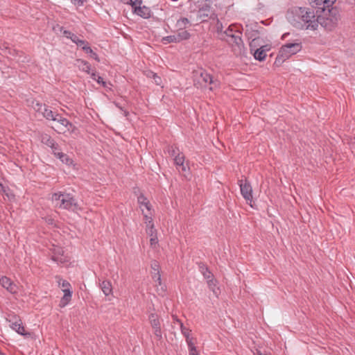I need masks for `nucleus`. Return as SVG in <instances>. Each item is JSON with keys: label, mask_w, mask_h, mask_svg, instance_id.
Segmentation results:
<instances>
[{"label": "nucleus", "mask_w": 355, "mask_h": 355, "mask_svg": "<svg viewBox=\"0 0 355 355\" xmlns=\"http://www.w3.org/2000/svg\"><path fill=\"white\" fill-rule=\"evenodd\" d=\"M312 12V30H315L320 24L324 30L332 31L340 20V10L336 6L328 8L317 7Z\"/></svg>", "instance_id": "nucleus-1"}, {"label": "nucleus", "mask_w": 355, "mask_h": 355, "mask_svg": "<svg viewBox=\"0 0 355 355\" xmlns=\"http://www.w3.org/2000/svg\"><path fill=\"white\" fill-rule=\"evenodd\" d=\"M190 19L191 21L195 22L196 24L199 23H204L209 21L214 22L217 19V15L214 8L208 3L200 6L198 9L196 10V6L194 2H190Z\"/></svg>", "instance_id": "nucleus-2"}, {"label": "nucleus", "mask_w": 355, "mask_h": 355, "mask_svg": "<svg viewBox=\"0 0 355 355\" xmlns=\"http://www.w3.org/2000/svg\"><path fill=\"white\" fill-rule=\"evenodd\" d=\"M310 10L308 8L296 6L291 8L287 13L289 22L299 29H308L311 26Z\"/></svg>", "instance_id": "nucleus-3"}, {"label": "nucleus", "mask_w": 355, "mask_h": 355, "mask_svg": "<svg viewBox=\"0 0 355 355\" xmlns=\"http://www.w3.org/2000/svg\"><path fill=\"white\" fill-rule=\"evenodd\" d=\"M221 40H225L232 46L234 54L241 55L245 53V46L241 38V33L236 24H232L223 32Z\"/></svg>", "instance_id": "nucleus-4"}, {"label": "nucleus", "mask_w": 355, "mask_h": 355, "mask_svg": "<svg viewBox=\"0 0 355 355\" xmlns=\"http://www.w3.org/2000/svg\"><path fill=\"white\" fill-rule=\"evenodd\" d=\"M52 202L55 207L71 211H77L80 207L76 200L70 193L57 192L54 193L51 196Z\"/></svg>", "instance_id": "nucleus-5"}, {"label": "nucleus", "mask_w": 355, "mask_h": 355, "mask_svg": "<svg viewBox=\"0 0 355 355\" xmlns=\"http://www.w3.org/2000/svg\"><path fill=\"white\" fill-rule=\"evenodd\" d=\"M52 202L55 207L71 211H77L80 207L76 200L70 193L57 192L54 193L51 196Z\"/></svg>", "instance_id": "nucleus-6"}, {"label": "nucleus", "mask_w": 355, "mask_h": 355, "mask_svg": "<svg viewBox=\"0 0 355 355\" xmlns=\"http://www.w3.org/2000/svg\"><path fill=\"white\" fill-rule=\"evenodd\" d=\"M193 82L197 87H205L210 85L209 89L214 90L219 87V82L214 80L213 77L205 70L200 69L193 71Z\"/></svg>", "instance_id": "nucleus-7"}, {"label": "nucleus", "mask_w": 355, "mask_h": 355, "mask_svg": "<svg viewBox=\"0 0 355 355\" xmlns=\"http://www.w3.org/2000/svg\"><path fill=\"white\" fill-rule=\"evenodd\" d=\"M301 49L300 43H287L283 45L275 59V64L281 65L286 60L289 58L292 55L297 53Z\"/></svg>", "instance_id": "nucleus-8"}, {"label": "nucleus", "mask_w": 355, "mask_h": 355, "mask_svg": "<svg viewBox=\"0 0 355 355\" xmlns=\"http://www.w3.org/2000/svg\"><path fill=\"white\" fill-rule=\"evenodd\" d=\"M137 202L144 216V220H146V216L153 218L154 209L153 206L149 200L143 193H141L137 197Z\"/></svg>", "instance_id": "nucleus-9"}, {"label": "nucleus", "mask_w": 355, "mask_h": 355, "mask_svg": "<svg viewBox=\"0 0 355 355\" xmlns=\"http://www.w3.org/2000/svg\"><path fill=\"white\" fill-rule=\"evenodd\" d=\"M239 185L242 196L245 200L246 202L252 207V188L250 184L246 180H241L239 181Z\"/></svg>", "instance_id": "nucleus-10"}, {"label": "nucleus", "mask_w": 355, "mask_h": 355, "mask_svg": "<svg viewBox=\"0 0 355 355\" xmlns=\"http://www.w3.org/2000/svg\"><path fill=\"white\" fill-rule=\"evenodd\" d=\"M52 117L47 119V120H52L58 123L57 128L60 131L65 132L70 130L73 128V125L66 118H64L60 114L52 111Z\"/></svg>", "instance_id": "nucleus-11"}, {"label": "nucleus", "mask_w": 355, "mask_h": 355, "mask_svg": "<svg viewBox=\"0 0 355 355\" xmlns=\"http://www.w3.org/2000/svg\"><path fill=\"white\" fill-rule=\"evenodd\" d=\"M173 162L179 173L185 178H189L190 168L188 162L185 160V157H175Z\"/></svg>", "instance_id": "nucleus-12"}, {"label": "nucleus", "mask_w": 355, "mask_h": 355, "mask_svg": "<svg viewBox=\"0 0 355 355\" xmlns=\"http://www.w3.org/2000/svg\"><path fill=\"white\" fill-rule=\"evenodd\" d=\"M41 142L52 149L54 155H66L60 151L58 145L55 141L47 134H42L40 137Z\"/></svg>", "instance_id": "nucleus-13"}, {"label": "nucleus", "mask_w": 355, "mask_h": 355, "mask_svg": "<svg viewBox=\"0 0 355 355\" xmlns=\"http://www.w3.org/2000/svg\"><path fill=\"white\" fill-rule=\"evenodd\" d=\"M141 1L135 0L134 2H132V7L134 9V12L144 19L149 18L151 15V11L150 8L145 6H141Z\"/></svg>", "instance_id": "nucleus-14"}, {"label": "nucleus", "mask_w": 355, "mask_h": 355, "mask_svg": "<svg viewBox=\"0 0 355 355\" xmlns=\"http://www.w3.org/2000/svg\"><path fill=\"white\" fill-rule=\"evenodd\" d=\"M32 107L33 110L46 119L52 117V110L46 105L40 103L38 101H33Z\"/></svg>", "instance_id": "nucleus-15"}, {"label": "nucleus", "mask_w": 355, "mask_h": 355, "mask_svg": "<svg viewBox=\"0 0 355 355\" xmlns=\"http://www.w3.org/2000/svg\"><path fill=\"white\" fill-rule=\"evenodd\" d=\"M8 322H10V327L11 329L15 331L17 334L22 336L30 335V334L25 332V329L22 325L21 320L17 318L15 315L13 316V320L9 319Z\"/></svg>", "instance_id": "nucleus-16"}, {"label": "nucleus", "mask_w": 355, "mask_h": 355, "mask_svg": "<svg viewBox=\"0 0 355 355\" xmlns=\"http://www.w3.org/2000/svg\"><path fill=\"white\" fill-rule=\"evenodd\" d=\"M0 284L6 288L10 293H16L18 291V287L15 284L10 278L6 276L0 277Z\"/></svg>", "instance_id": "nucleus-17"}, {"label": "nucleus", "mask_w": 355, "mask_h": 355, "mask_svg": "<svg viewBox=\"0 0 355 355\" xmlns=\"http://www.w3.org/2000/svg\"><path fill=\"white\" fill-rule=\"evenodd\" d=\"M150 324L154 330V334L158 340L162 338L159 321L155 314H150L149 316Z\"/></svg>", "instance_id": "nucleus-18"}, {"label": "nucleus", "mask_w": 355, "mask_h": 355, "mask_svg": "<svg viewBox=\"0 0 355 355\" xmlns=\"http://www.w3.org/2000/svg\"><path fill=\"white\" fill-rule=\"evenodd\" d=\"M52 259L55 262L59 263H64L68 259L67 257L64 255L63 250L60 247H53Z\"/></svg>", "instance_id": "nucleus-19"}, {"label": "nucleus", "mask_w": 355, "mask_h": 355, "mask_svg": "<svg viewBox=\"0 0 355 355\" xmlns=\"http://www.w3.org/2000/svg\"><path fill=\"white\" fill-rule=\"evenodd\" d=\"M144 223L146 225V234L150 236H157V230L155 228L153 218L146 216V220H144Z\"/></svg>", "instance_id": "nucleus-20"}, {"label": "nucleus", "mask_w": 355, "mask_h": 355, "mask_svg": "<svg viewBox=\"0 0 355 355\" xmlns=\"http://www.w3.org/2000/svg\"><path fill=\"white\" fill-rule=\"evenodd\" d=\"M152 277L156 283L155 286L157 287V292L159 294L163 295L166 291V286L162 284V279L159 272H155L153 275Z\"/></svg>", "instance_id": "nucleus-21"}, {"label": "nucleus", "mask_w": 355, "mask_h": 355, "mask_svg": "<svg viewBox=\"0 0 355 355\" xmlns=\"http://www.w3.org/2000/svg\"><path fill=\"white\" fill-rule=\"evenodd\" d=\"M207 283L209 288L212 291L213 294L218 297L220 293V288L218 286V281L214 278H211L207 281Z\"/></svg>", "instance_id": "nucleus-22"}, {"label": "nucleus", "mask_w": 355, "mask_h": 355, "mask_svg": "<svg viewBox=\"0 0 355 355\" xmlns=\"http://www.w3.org/2000/svg\"><path fill=\"white\" fill-rule=\"evenodd\" d=\"M100 288L105 295L108 296L112 293V286L110 281L103 280L100 284Z\"/></svg>", "instance_id": "nucleus-23"}, {"label": "nucleus", "mask_w": 355, "mask_h": 355, "mask_svg": "<svg viewBox=\"0 0 355 355\" xmlns=\"http://www.w3.org/2000/svg\"><path fill=\"white\" fill-rule=\"evenodd\" d=\"M77 62L78 64V67L81 71H85L87 73L91 75V73H92L90 71H91V65L88 62H87L84 60L78 59V60H77Z\"/></svg>", "instance_id": "nucleus-24"}, {"label": "nucleus", "mask_w": 355, "mask_h": 355, "mask_svg": "<svg viewBox=\"0 0 355 355\" xmlns=\"http://www.w3.org/2000/svg\"><path fill=\"white\" fill-rule=\"evenodd\" d=\"M62 291L64 293V296L60 301V304L62 306H64L71 300L72 292L71 291V289L69 288H64Z\"/></svg>", "instance_id": "nucleus-25"}, {"label": "nucleus", "mask_w": 355, "mask_h": 355, "mask_svg": "<svg viewBox=\"0 0 355 355\" xmlns=\"http://www.w3.org/2000/svg\"><path fill=\"white\" fill-rule=\"evenodd\" d=\"M318 7L320 8H331L336 0H313Z\"/></svg>", "instance_id": "nucleus-26"}, {"label": "nucleus", "mask_w": 355, "mask_h": 355, "mask_svg": "<svg viewBox=\"0 0 355 355\" xmlns=\"http://www.w3.org/2000/svg\"><path fill=\"white\" fill-rule=\"evenodd\" d=\"M264 46H261L257 49L254 53V57L256 60L262 61L266 56V50L263 49Z\"/></svg>", "instance_id": "nucleus-27"}, {"label": "nucleus", "mask_w": 355, "mask_h": 355, "mask_svg": "<svg viewBox=\"0 0 355 355\" xmlns=\"http://www.w3.org/2000/svg\"><path fill=\"white\" fill-rule=\"evenodd\" d=\"M200 270L201 273L202 274L205 279L208 281L209 279L214 278L213 275L211 272L209 270V269L204 265L200 266Z\"/></svg>", "instance_id": "nucleus-28"}, {"label": "nucleus", "mask_w": 355, "mask_h": 355, "mask_svg": "<svg viewBox=\"0 0 355 355\" xmlns=\"http://www.w3.org/2000/svg\"><path fill=\"white\" fill-rule=\"evenodd\" d=\"M175 35H176L177 40H178V42H180L182 40H187L190 37L189 33L187 32V31H184V30H182L178 34H175Z\"/></svg>", "instance_id": "nucleus-29"}, {"label": "nucleus", "mask_w": 355, "mask_h": 355, "mask_svg": "<svg viewBox=\"0 0 355 355\" xmlns=\"http://www.w3.org/2000/svg\"><path fill=\"white\" fill-rule=\"evenodd\" d=\"M162 42L164 44H169V43H178V42L175 34V35H169V36H166V37H164L162 39Z\"/></svg>", "instance_id": "nucleus-30"}, {"label": "nucleus", "mask_w": 355, "mask_h": 355, "mask_svg": "<svg viewBox=\"0 0 355 355\" xmlns=\"http://www.w3.org/2000/svg\"><path fill=\"white\" fill-rule=\"evenodd\" d=\"M83 50L86 53L90 55L92 58H93L96 61L99 62V58L98 55L93 51V50L90 48L89 46H83Z\"/></svg>", "instance_id": "nucleus-31"}, {"label": "nucleus", "mask_w": 355, "mask_h": 355, "mask_svg": "<svg viewBox=\"0 0 355 355\" xmlns=\"http://www.w3.org/2000/svg\"><path fill=\"white\" fill-rule=\"evenodd\" d=\"M190 21H191L190 18L189 19L187 17H182L178 21V26L180 28H184L190 23Z\"/></svg>", "instance_id": "nucleus-32"}, {"label": "nucleus", "mask_w": 355, "mask_h": 355, "mask_svg": "<svg viewBox=\"0 0 355 355\" xmlns=\"http://www.w3.org/2000/svg\"><path fill=\"white\" fill-rule=\"evenodd\" d=\"M178 322L180 323V325L181 332L184 335L185 338L190 337L191 336V334H190L191 330L187 328L186 327H184L182 322L178 321Z\"/></svg>", "instance_id": "nucleus-33"}, {"label": "nucleus", "mask_w": 355, "mask_h": 355, "mask_svg": "<svg viewBox=\"0 0 355 355\" xmlns=\"http://www.w3.org/2000/svg\"><path fill=\"white\" fill-rule=\"evenodd\" d=\"M216 22V30L217 31V33L220 35V38L221 39V37H222V34L223 33V24L220 21V20L218 19V17H217V19H215V21Z\"/></svg>", "instance_id": "nucleus-34"}, {"label": "nucleus", "mask_w": 355, "mask_h": 355, "mask_svg": "<svg viewBox=\"0 0 355 355\" xmlns=\"http://www.w3.org/2000/svg\"><path fill=\"white\" fill-rule=\"evenodd\" d=\"M91 77L93 80H96L98 83L102 84L104 87L105 86V83L103 81V78L99 76H97L96 72H92L91 73Z\"/></svg>", "instance_id": "nucleus-35"}, {"label": "nucleus", "mask_w": 355, "mask_h": 355, "mask_svg": "<svg viewBox=\"0 0 355 355\" xmlns=\"http://www.w3.org/2000/svg\"><path fill=\"white\" fill-rule=\"evenodd\" d=\"M168 153L169 155H180V150L175 146H169L168 148Z\"/></svg>", "instance_id": "nucleus-36"}, {"label": "nucleus", "mask_w": 355, "mask_h": 355, "mask_svg": "<svg viewBox=\"0 0 355 355\" xmlns=\"http://www.w3.org/2000/svg\"><path fill=\"white\" fill-rule=\"evenodd\" d=\"M152 275L155 272H159V265L156 261H153L151 263Z\"/></svg>", "instance_id": "nucleus-37"}, {"label": "nucleus", "mask_w": 355, "mask_h": 355, "mask_svg": "<svg viewBox=\"0 0 355 355\" xmlns=\"http://www.w3.org/2000/svg\"><path fill=\"white\" fill-rule=\"evenodd\" d=\"M58 282L59 286H61L62 288H63V289H64V288L71 289V285L67 280H63V279H60L58 281Z\"/></svg>", "instance_id": "nucleus-38"}, {"label": "nucleus", "mask_w": 355, "mask_h": 355, "mask_svg": "<svg viewBox=\"0 0 355 355\" xmlns=\"http://www.w3.org/2000/svg\"><path fill=\"white\" fill-rule=\"evenodd\" d=\"M186 343H187V346H188V349L196 347L195 346L194 339L191 336L188 337L187 338H186Z\"/></svg>", "instance_id": "nucleus-39"}, {"label": "nucleus", "mask_w": 355, "mask_h": 355, "mask_svg": "<svg viewBox=\"0 0 355 355\" xmlns=\"http://www.w3.org/2000/svg\"><path fill=\"white\" fill-rule=\"evenodd\" d=\"M62 162L65 163L67 165L73 164V160L70 157H59Z\"/></svg>", "instance_id": "nucleus-40"}, {"label": "nucleus", "mask_w": 355, "mask_h": 355, "mask_svg": "<svg viewBox=\"0 0 355 355\" xmlns=\"http://www.w3.org/2000/svg\"><path fill=\"white\" fill-rule=\"evenodd\" d=\"M76 40H77V42L76 44H77L78 46L81 47L82 49H83V46H89L88 42L85 40H81L80 38Z\"/></svg>", "instance_id": "nucleus-41"}, {"label": "nucleus", "mask_w": 355, "mask_h": 355, "mask_svg": "<svg viewBox=\"0 0 355 355\" xmlns=\"http://www.w3.org/2000/svg\"><path fill=\"white\" fill-rule=\"evenodd\" d=\"M158 243L157 236H150V244L151 247H155Z\"/></svg>", "instance_id": "nucleus-42"}, {"label": "nucleus", "mask_w": 355, "mask_h": 355, "mask_svg": "<svg viewBox=\"0 0 355 355\" xmlns=\"http://www.w3.org/2000/svg\"><path fill=\"white\" fill-rule=\"evenodd\" d=\"M150 74H152V77L154 78L155 82L157 85H160L161 83V78L158 76H157L156 73H154L153 72H150Z\"/></svg>", "instance_id": "nucleus-43"}, {"label": "nucleus", "mask_w": 355, "mask_h": 355, "mask_svg": "<svg viewBox=\"0 0 355 355\" xmlns=\"http://www.w3.org/2000/svg\"><path fill=\"white\" fill-rule=\"evenodd\" d=\"M189 355H200L196 347L189 349Z\"/></svg>", "instance_id": "nucleus-44"}, {"label": "nucleus", "mask_w": 355, "mask_h": 355, "mask_svg": "<svg viewBox=\"0 0 355 355\" xmlns=\"http://www.w3.org/2000/svg\"><path fill=\"white\" fill-rule=\"evenodd\" d=\"M73 33L69 31H63V35L66 37L68 39H70V37L72 36Z\"/></svg>", "instance_id": "nucleus-45"}, {"label": "nucleus", "mask_w": 355, "mask_h": 355, "mask_svg": "<svg viewBox=\"0 0 355 355\" xmlns=\"http://www.w3.org/2000/svg\"><path fill=\"white\" fill-rule=\"evenodd\" d=\"M79 37L75 35L74 33H73L72 36L70 37V40L74 42L75 44L76 43L77 40H78Z\"/></svg>", "instance_id": "nucleus-46"}, {"label": "nucleus", "mask_w": 355, "mask_h": 355, "mask_svg": "<svg viewBox=\"0 0 355 355\" xmlns=\"http://www.w3.org/2000/svg\"><path fill=\"white\" fill-rule=\"evenodd\" d=\"M75 3H77L79 6H82L85 0H73Z\"/></svg>", "instance_id": "nucleus-47"}, {"label": "nucleus", "mask_w": 355, "mask_h": 355, "mask_svg": "<svg viewBox=\"0 0 355 355\" xmlns=\"http://www.w3.org/2000/svg\"><path fill=\"white\" fill-rule=\"evenodd\" d=\"M46 222L51 225L53 224V220L52 218H49L48 220H46Z\"/></svg>", "instance_id": "nucleus-48"}, {"label": "nucleus", "mask_w": 355, "mask_h": 355, "mask_svg": "<svg viewBox=\"0 0 355 355\" xmlns=\"http://www.w3.org/2000/svg\"><path fill=\"white\" fill-rule=\"evenodd\" d=\"M254 354L255 355H261V353L260 352V351H259V350H257V349L256 350V352H254Z\"/></svg>", "instance_id": "nucleus-49"}, {"label": "nucleus", "mask_w": 355, "mask_h": 355, "mask_svg": "<svg viewBox=\"0 0 355 355\" xmlns=\"http://www.w3.org/2000/svg\"><path fill=\"white\" fill-rule=\"evenodd\" d=\"M125 1L126 3H132V0H124Z\"/></svg>", "instance_id": "nucleus-50"}, {"label": "nucleus", "mask_w": 355, "mask_h": 355, "mask_svg": "<svg viewBox=\"0 0 355 355\" xmlns=\"http://www.w3.org/2000/svg\"><path fill=\"white\" fill-rule=\"evenodd\" d=\"M125 1L126 3H132V0H124Z\"/></svg>", "instance_id": "nucleus-51"}, {"label": "nucleus", "mask_w": 355, "mask_h": 355, "mask_svg": "<svg viewBox=\"0 0 355 355\" xmlns=\"http://www.w3.org/2000/svg\"><path fill=\"white\" fill-rule=\"evenodd\" d=\"M0 188L1 189V190L5 192V189H4V187H3L2 184L0 182Z\"/></svg>", "instance_id": "nucleus-52"}, {"label": "nucleus", "mask_w": 355, "mask_h": 355, "mask_svg": "<svg viewBox=\"0 0 355 355\" xmlns=\"http://www.w3.org/2000/svg\"><path fill=\"white\" fill-rule=\"evenodd\" d=\"M128 112L127 111H125H125H124V115H125V116H127V115H128Z\"/></svg>", "instance_id": "nucleus-53"}, {"label": "nucleus", "mask_w": 355, "mask_h": 355, "mask_svg": "<svg viewBox=\"0 0 355 355\" xmlns=\"http://www.w3.org/2000/svg\"><path fill=\"white\" fill-rule=\"evenodd\" d=\"M255 42V40H253L252 42L250 43V46H252V43Z\"/></svg>", "instance_id": "nucleus-54"}]
</instances>
